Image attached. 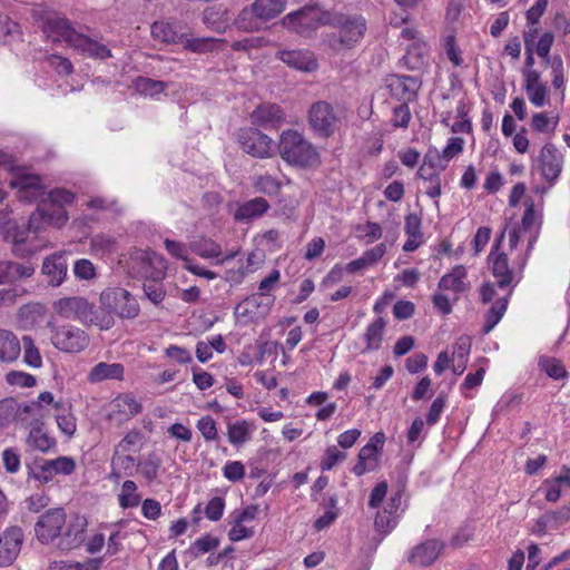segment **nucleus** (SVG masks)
I'll return each instance as SVG.
<instances>
[{"instance_id":"nucleus-3","label":"nucleus","mask_w":570,"mask_h":570,"mask_svg":"<svg viewBox=\"0 0 570 570\" xmlns=\"http://www.w3.org/2000/svg\"><path fill=\"white\" fill-rule=\"evenodd\" d=\"M277 150L285 163L301 169L314 168L321 164L316 146L295 129H286L281 134Z\"/></svg>"},{"instance_id":"nucleus-45","label":"nucleus","mask_w":570,"mask_h":570,"mask_svg":"<svg viewBox=\"0 0 570 570\" xmlns=\"http://www.w3.org/2000/svg\"><path fill=\"white\" fill-rule=\"evenodd\" d=\"M141 497L137 493V484L127 480L122 483L121 492L118 494V502L122 509L135 508L140 503Z\"/></svg>"},{"instance_id":"nucleus-9","label":"nucleus","mask_w":570,"mask_h":570,"mask_svg":"<svg viewBox=\"0 0 570 570\" xmlns=\"http://www.w3.org/2000/svg\"><path fill=\"white\" fill-rule=\"evenodd\" d=\"M51 342L53 346L66 353H79L89 345L88 334L72 325L53 327Z\"/></svg>"},{"instance_id":"nucleus-28","label":"nucleus","mask_w":570,"mask_h":570,"mask_svg":"<svg viewBox=\"0 0 570 570\" xmlns=\"http://www.w3.org/2000/svg\"><path fill=\"white\" fill-rule=\"evenodd\" d=\"M512 295V288L508 291V294L503 297L498 298L492 306L484 314V323L482 326V333L489 334L497 324L502 320L507 312L510 297Z\"/></svg>"},{"instance_id":"nucleus-35","label":"nucleus","mask_w":570,"mask_h":570,"mask_svg":"<svg viewBox=\"0 0 570 570\" xmlns=\"http://www.w3.org/2000/svg\"><path fill=\"white\" fill-rule=\"evenodd\" d=\"M145 262L150 271L146 272L145 281L161 282L166 277L167 263L163 255L156 252L146 253Z\"/></svg>"},{"instance_id":"nucleus-56","label":"nucleus","mask_w":570,"mask_h":570,"mask_svg":"<svg viewBox=\"0 0 570 570\" xmlns=\"http://www.w3.org/2000/svg\"><path fill=\"white\" fill-rule=\"evenodd\" d=\"M142 289L146 297L155 305H159L166 296V291L161 282L145 281Z\"/></svg>"},{"instance_id":"nucleus-41","label":"nucleus","mask_w":570,"mask_h":570,"mask_svg":"<svg viewBox=\"0 0 570 570\" xmlns=\"http://www.w3.org/2000/svg\"><path fill=\"white\" fill-rule=\"evenodd\" d=\"M22 31L20 24L11 20L8 16L0 13V42L9 45L14 41H20Z\"/></svg>"},{"instance_id":"nucleus-49","label":"nucleus","mask_w":570,"mask_h":570,"mask_svg":"<svg viewBox=\"0 0 570 570\" xmlns=\"http://www.w3.org/2000/svg\"><path fill=\"white\" fill-rule=\"evenodd\" d=\"M22 343L24 348L23 361L31 367H40L42 365V358L33 340L30 336L24 335L22 337Z\"/></svg>"},{"instance_id":"nucleus-22","label":"nucleus","mask_w":570,"mask_h":570,"mask_svg":"<svg viewBox=\"0 0 570 570\" xmlns=\"http://www.w3.org/2000/svg\"><path fill=\"white\" fill-rule=\"evenodd\" d=\"M71 47L89 58L106 60L111 57V50L107 46L82 33L76 36Z\"/></svg>"},{"instance_id":"nucleus-29","label":"nucleus","mask_w":570,"mask_h":570,"mask_svg":"<svg viewBox=\"0 0 570 570\" xmlns=\"http://www.w3.org/2000/svg\"><path fill=\"white\" fill-rule=\"evenodd\" d=\"M124 365L120 363H105L96 364L88 374V380L91 383H98L105 380H122Z\"/></svg>"},{"instance_id":"nucleus-13","label":"nucleus","mask_w":570,"mask_h":570,"mask_svg":"<svg viewBox=\"0 0 570 570\" xmlns=\"http://www.w3.org/2000/svg\"><path fill=\"white\" fill-rule=\"evenodd\" d=\"M421 85L417 77L409 75H390L386 78V87L392 98L401 102L410 104L416 100Z\"/></svg>"},{"instance_id":"nucleus-47","label":"nucleus","mask_w":570,"mask_h":570,"mask_svg":"<svg viewBox=\"0 0 570 570\" xmlns=\"http://www.w3.org/2000/svg\"><path fill=\"white\" fill-rule=\"evenodd\" d=\"M524 89L528 94L529 100L535 107H543L547 104L548 87L546 83L540 82V79H535L529 86V82L524 80Z\"/></svg>"},{"instance_id":"nucleus-37","label":"nucleus","mask_w":570,"mask_h":570,"mask_svg":"<svg viewBox=\"0 0 570 570\" xmlns=\"http://www.w3.org/2000/svg\"><path fill=\"white\" fill-rule=\"evenodd\" d=\"M190 252L202 258H217L222 255V247L212 238L200 237L189 243Z\"/></svg>"},{"instance_id":"nucleus-39","label":"nucleus","mask_w":570,"mask_h":570,"mask_svg":"<svg viewBox=\"0 0 570 570\" xmlns=\"http://www.w3.org/2000/svg\"><path fill=\"white\" fill-rule=\"evenodd\" d=\"M252 426L246 420H238L227 425V439L234 446H242L250 439Z\"/></svg>"},{"instance_id":"nucleus-7","label":"nucleus","mask_w":570,"mask_h":570,"mask_svg":"<svg viewBox=\"0 0 570 570\" xmlns=\"http://www.w3.org/2000/svg\"><path fill=\"white\" fill-rule=\"evenodd\" d=\"M235 136L240 149L252 157L264 159L274 154L273 139L255 126L239 128Z\"/></svg>"},{"instance_id":"nucleus-4","label":"nucleus","mask_w":570,"mask_h":570,"mask_svg":"<svg viewBox=\"0 0 570 570\" xmlns=\"http://www.w3.org/2000/svg\"><path fill=\"white\" fill-rule=\"evenodd\" d=\"M330 13L331 11L323 9L318 3H307L285 14L282 18V24L291 33L312 39L320 27L327 26Z\"/></svg>"},{"instance_id":"nucleus-12","label":"nucleus","mask_w":570,"mask_h":570,"mask_svg":"<svg viewBox=\"0 0 570 570\" xmlns=\"http://www.w3.org/2000/svg\"><path fill=\"white\" fill-rule=\"evenodd\" d=\"M141 411L142 404L137 401L132 393H121L110 402L107 419L119 426L141 413Z\"/></svg>"},{"instance_id":"nucleus-51","label":"nucleus","mask_w":570,"mask_h":570,"mask_svg":"<svg viewBox=\"0 0 570 570\" xmlns=\"http://www.w3.org/2000/svg\"><path fill=\"white\" fill-rule=\"evenodd\" d=\"M116 239L106 234H97L90 238V248L95 253L110 254L115 250Z\"/></svg>"},{"instance_id":"nucleus-2","label":"nucleus","mask_w":570,"mask_h":570,"mask_svg":"<svg viewBox=\"0 0 570 570\" xmlns=\"http://www.w3.org/2000/svg\"><path fill=\"white\" fill-rule=\"evenodd\" d=\"M100 312L96 325L100 330H109L115 325V316L121 320H134L140 313L136 297L125 288L108 287L99 296Z\"/></svg>"},{"instance_id":"nucleus-43","label":"nucleus","mask_w":570,"mask_h":570,"mask_svg":"<svg viewBox=\"0 0 570 570\" xmlns=\"http://www.w3.org/2000/svg\"><path fill=\"white\" fill-rule=\"evenodd\" d=\"M7 271L8 283H14L31 277L36 272V267L30 261L23 263L7 261Z\"/></svg>"},{"instance_id":"nucleus-46","label":"nucleus","mask_w":570,"mask_h":570,"mask_svg":"<svg viewBox=\"0 0 570 570\" xmlns=\"http://www.w3.org/2000/svg\"><path fill=\"white\" fill-rule=\"evenodd\" d=\"M220 543L219 538L213 537L210 534H204L203 537L196 539L189 547L188 553L193 558H198L202 554H205L214 549H216Z\"/></svg>"},{"instance_id":"nucleus-17","label":"nucleus","mask_w":570,"mask_h":570,"mask_svg":"<svg viewBox=\"0 0 570 570\" xmlns=\"http://www.w3.org/2000/svg\"><path fill=\"white\" fill-rule=\"evenodd\" d=\"M275 57L299 72L312 73L320 68L316 55L309 49L278 50Z\"/></svg>"},{"instance_id":"nucleus-38","label":"nucleus","mask_w":570,"mask_h":570,"mask_svg":"<svg viewBox=\"0 0 570 570\" xmlns=\"http://www.w3.org/2000/svg\"><path fill=\"white\" fill-rule=\"evenodd\" d=\"M57 217L53 215L52 210L45 207H37V209L29 216L27 222V232H31L38 234L42 230L46 225H56Z\"/></svg>"},{"instance_id":"nucleus-6","label":"nucleus","mask_w":570,"mask_h":570,"mask_svg":"<svg viewBox=\"0 0 570 570\" xmlns=\"http://www.w3.org/2000/svg\"><path fill=\"white\" fill-rule=\"evenodd\" d=\"M307 121L317 137L327 139L335 134L340 118L332 104L317 100L308 109Z\"/></svg>"},{"instance_id":"nucleus-63","label":"nucleus","mask_w":570,"mask_h":570,"mask_svg":"<svg viewBox=\"0 0 570 570\" xmlns=\"http://www.w3.org/2000/svg\"><path fill=\"white\" fill-rule=\"evenodd\" d=\"M6 381L9 385H16L21 387H32L36 385V377L29 373L10 371L6 375Z\"/></svg>"},{"instance_id":"nucleus-57","label":"nucleus","mask_w":570,"mask_h":570,"mask_svg":"<svg viewBox=\"0 0 570 570\" xmlns=\"http://www.w3.org/2000/svg\"><path fill=\"white\" fill-rule=\"evenodd\" d=\"M346 459V453L340 451L335 445H331L325 450L324 456L321 460L320 468L322 471H330L335 464Z\"/></svg>"},{"instance_id":"nucleus-48","label":"nucleus","mask_w":570,"mask_h":570,"mask_svg":"<svg viewBox=\"0 0 570 570\" xmlns=\"http://www.w3.org/2000/svg\"><path fill=\"white\" fill-rule=\"evenodd\" d=\"M397 524V515L389 513L386 510L379 511L374 519V528L382 535H387Z\"/></svg>"},{"instance_id":"nucleus-24","label":"nucleus","mask_w":570,"mask_h":570,"mask_svg":"<svg viewBox=\"0 0 570 570\" xmlns=\"http://www.w3.org/2000/svg\"><path fill=\"white\" fill-rule=\"evenodd\" d=\"M466 276V268L463 265H455L451 272L440 278L438 287L442 291H453L455 294H462L469 288V285L464 282Z\"/></svg>"},{"instance_id":"nucleus-61","label":"nucleus","mask_w":570,"mask_h":570,"mask_svg":"<svg viewBox=\"0 0 570 570\" xmlns=\"http://www.w3.org/2000/svg\"><path fill=\"white\" fill-rule=\"evenodd\" d=\"M111 464L114 466H117L118 469L122 470L125 475H127V476L134 475V468H135V465H137L136 460L132 455H130V454L120 455L118 448L115 449V452H114V455L111 459Z\"/></svg>"},{"instance_id":"nucleus-60","label":"nucleus","mask_w":570,"mask_h":570,"mask_svg":"<svg viewBox=\"0 0 570 570\" xmlns=\"http://www.w3.org/2000/svg\"><path fill=\"white\" fill-rule=\"evenodd\" d=\"M196 428L202 433L205 441L212 442L218 439L216 422L210 415L202 416L197 421Z\"/></svg>"},{"instance_id":"nucleus-23","label":"nucleus","mask_w":570,"mask_h":570,"mask_svg":"<svg viewBox=\"0 0 570 570\" xmlns=\"http://www.w3.org/2000/svg\"><path fill=\"white\" fill-rule=\"evenodd\" d=\"M49 199L51 202L49 209L57 217L56 226L61 227L68 220V214L63 206L73 203L75 194L63 188H56L49 193Z\"/></svg>"},{"instance_id":"nucleus-18","label":"nucleus","mask_w":570,"mask_h":570,"mask_svg":"<svg viewBox=\"0 0 570 570\" xmlns=\"http://www.w3.org/2000/svg\"><path fill=\"white\" fill-rule=\"evenodd\" d=\"M249 118L257 128L278 129L285 122L286 114L277 104L263 102L250 112Z\"/></svg>"},{"instance_id":"nucleus-59","label":"nucleus","mask_w":570,"mask_h":570,"mask_svg":"<svg viewBox=\"0 0 570 570\" xmlns=\"http://www.w3.org/2000/svg\"><path fill=\"white\" fill-rule=\"evenodd\" d=\"M73 274L80 281H91L97 276L95 265L87 258H80L75 262Z\"/></svg>"},{"instance_id":"nucleus-14","label":"nucleus","mask_w":570,"mask_h":570,"mask_svg":"<svg viewBox=\"0 0 570 570\" xmlns=\"http://www.w3.org/2000/svg\"><path fill=\"white\" fill-rule=\"evenodd\" d=\"M541 175L549 186L556 184L563 168V155L552 142H547L538 157Z\"/></svg>"},{"instance_id":"nucleus-33","label":"nucleus","mask_w":570,"mask_h":570,"mask_svg":"<svg viewBox=\"0 0 570 570\" xmlns=\"http://www.w3.org/2000/svg\"><path fill=\"white\" fill-rule=\"evenodd\" d=\"M385 326L386 322L381 316L367 325L364 333L365 348L363 352L377 351L381 347Z\"/></svg>"},{"instance_id":"nucleus-40","label":"nucleus","mask_w":570,"mask_h":570,"mask_svg":"<svg viewBox=\"0 0 570 570\" xmlns=\"http://www.w3.org/2000/svg\"><path fill=\"white\" fill-rule=\"evenodd\" d=\"M28 479H35L40 483H48L53 479L48 459L36 458L31 462L26 463Z\"/></svg>"},{"instance_id":"nucleus-58","label":"nucleus","mask_w":570,"mask_h":570,"mask_svg":"<svg viewBox=\"0 0 570 570\" xmlns=\"http://www.w3.org/2000/svg\"><path fill=\"white\" fill-rule=\"evenodd\" d=\"M445 405H446V394L442 392L433 400V402L426 413V424L429 426H433L439 422L441 414L444 411Z\"/></svg>"},{"instance_id":"nucleus-27","label":"nucleus","mask_w":570,"mask_h":570,"mask_svg":"<svg viewBox=\"0 0 570 570\" xmlns=\"http://www.w3.org/2000/svg\"><path fill=\"white\" fill-rule=\"evenodd\" d=\"M42 425V422L36 421V424L29 431L27 443L42 453H49L56 450L57 441L43 431Z\"/></svg>"},{"instance_id":"nucleus-36","label":"nucleus","mask_w":570,"mask_h":570,"mask_svg":"<svg viewBox=\"0 0 570 570\" xmlns=\"http://www.w3.org/2000/svg\"><path fill=\"white\" fill-rule=\"evenodd\" d=\"M161 464L163 460L160 455L157 452L151 451L148 454H146L144 460H140L137 463V468L139 473L144 476V479L148 483H151L158 478V471Z\"/></svg>"},{"instance_id":"nucleus-44","label":"nucleus","mask_w":570,"mask_h":570,"mask_svg":"<svg viewBox=\"0 0 570 570\" xmlns=\"http://www.w3.org/2000/svg\"><path fill=\"white\" fill-rule=\"evenodd\" d=\"M134 83L136 90L140 95L149 97H156L167 88V83L165 81L155 80L148 77H138Z\"/></svg>"},{"instance_id":"nucleus-53","label":"nucleus","mask_w":570,"mask_h":570,"mask_svg":"<svg viewBox=\"0 0 570 570\" xmlns=\"http://www.w3.org/2000/svg\"><path fill=\"white\" fill-rule=\"evenodd\" d=\"M544 514L550 523V529L557 530L570 521V505L564 504L557 510L547 511Z\"/></svg>"},{"instance_id":"nucleus-5","label":"nucleus","mask_w":570,"mask_h":570,"mask_svg":"<svg viewBox=\"0 0 570 570\" xmlns=\"http://www.w3.org/2000/svg\"><path fill=\"white\" fill-rule=\"evenodd\" d=\"M35 18L41 23L40 28L46 37L53 42H66L71 47L79 33L68 18L55 11H36Z\"/></svg>"},{"instance_id":"nucleus-1","label":"nucleus","mask_w":570,"mask_h":570,"mask_svg":"<svg viewBox=\"0 0 570 570\" xmlns=\"http://www.w3.org/2000/svg\"><path fill=\"white\" fill-rule=\"evenodd\" d=\"M327 26L337 31L326 33L323 45L335 53L354 49L364 39L367 31L366 19L357 13L331 12Z\"/></svg>"},{"instance_id":"nucleus-19","label":"nucleus","mask_w":570,"mask_h":570,"mask_svg":"<svg viewBox=\"0 0 570 570\" xmlns=\"http://www.w3.org/2000/svg\"><path fill=\"white\" fill-rule=\"evenodd\" d=\"M23 541V530L18 525L9 527L2 532L0 535V567H9L16 561Z\"/></svg>"},{"instance_id":"nucleus-10","label":"nucleus","mask_w":570,"mask_h":570,"mask_svg":"<svg viewBox=\"0 0 570 570\" xmlns=\"http://www.w3.org/2000/svg\"><path fill=\"white\" fill-rule=\"evenodd\" d=\"M55 311L62 317H75L83 323L96 325L98 311L83 297H63L55 302Z\"/></svg>"},{"instance_id":"nucleus-20","label":"nucleus","mask_w":570,"mask_h":570,"mask_svg":"<svg viewBox=\"0 0 570 570\" xmlns=\"http://www.w3.org/2000/svg\"><path fill=\"white\" fill-rule=\"evenodd\" d=\"M445 543L438 539H429L414 546L407 553L409 563L420 567L432 566L441 552L444 550Z\"/></svg>"},{"instance_id":"nucleus-34","label":"nucleus","mask_w":570,"mask_h":570,"mask_svg":"<svg viewBox=\"0 0 570 570\" xmlns=\"http://www.w3.org/2000/svg\"><path fill=\"white\" fill-rule=\"evenodd\" d=\"M252 6L254 7V11L266 23L284 11L286 0H255Z\"/></svg>"},{"instance_id":"nucleus-55","label":"nucleus","mask_w":570,"mask_h":570,"mask_svg":"<svg viewBox=\"0 0 570 570\" xmlns=\"http://www.w3.org/2000/svg\"><path fill=\"white\" fill-rule=\"evenodd\" d=\"M52 475L63 474L70 475L76 470V462L70 456H58L53 460H48Z\"/></svg>"},{"instance_id":"nucleus-15","label":"nucleus","mask_w":570,"mask_h":570,"mask_svg":"<svg viewBox=\"0 0 570 570\" xmlns=\"http://www.w3.org/2000/svg\"><path fill=\"white\" fill-rule=\"evenodd\" d=\"M11 188L17 189V197L24 203H35L42 199L46 195V188L42 179L36 174H21L9 183Z\"/></svg>"},{"instance_id":"nucleus-32","label":"nucleus","mask_w":570,"mask_h":570,"mask_svg":"<svg viewBox=\"0 0 570 570\" xmlns=\"http://www.w3.org/2000/svg\"><path fill=\"white\" fill-rule=\"evenodd\" d=\"M21 346L18 337L7 330H0V361L13 362L20 355Z\"/></svg>"},{"instance_id":"nucleus-52","label":"nucleus","mask_w":570,"mask_h":570,"mask_svg":"<svg viewBox=\"0 0 570 570\" xmlns=\"http://www.w3.org/2000/svg\"><path fill=\"white\" fill-rule=\"evenodd\" d=\"M164 246H165V249L167 250V253L173 257V258H176V259H179V261H183L185 264H187V262L190 259L188 254H189V244H185V243H181V242H177V240H174V239H169V238H166L164 240Z\"/></svg>"},{"instance_id":"nucleus-26","label":"nucleus","mask_w":570,"mask_h":570,"mask_svg":"<svg viewBox=\"0 0 570 570\" xmlns=\"http://www.w3.org/2000/svg\"><path fill=\"white\" fill-rule=\"evenodd\" d=\"M179 29L176 23L156 21L151 24V35L163 42L180 45L185 42V33Z\"/></svg>"},{"instance_id":"nucleus-54","label":"nucleus","mask_w":570,"mask_h":570,"mask_svg":"<svg viewBox=\"0 0 570 570\" xmlns=\"http://www.w3.org/2000/svg\"><path fill=\"white\" fill-rule=\"evenodd\" d=\"M18 417V402L13 397L0 400V426Z\"/></svg>"},{"instance_id":"nucleus-31","label":"nucleus","mask_w":570,"mask_h":570,"mask_svg":"<svg viewBox=\"0 0 570 570\" xmlns=\"http://www.w3.org/2000/svg\"><path fill=\"white\" fill-rule=\"evenodd\" d=\"M265 21L254 11V7H245L234 20L236 29L244 32H257L263 29Z\"/></svg>"},{"instance_id":"nucleus-42","label":"nucleus","mask_w":570,"mask_h":570,"mask_svg":"<svg viewBox=\"0 0 570 570\" xmlns=\"http://www.w3.org/2000/svg\"><path fill=\"white\" fill-rule=\"evenodd\" d=\"M538 365L550 379L563 380L569 377V373L561 361L556 357L540 356Z\"/></svg>"},{"instance_id":"nucleus-11","label":"nucleus","mask_w":570,"mask_h":570,"mask_svg":"<svg viewBox=\"0 0 570 570\" xmlns=\"http://www.w3.org/2000/svg\"><path fill=\"white\" fill-rule=\"evenodd\" d=\"M66 523V512L62 508H55L41 514L35 525L37 539L42 544L52 542L61 534Z\"/></svg>"},{"instance_id":"nucleus-25","label":"nucleus","mask_w":570,"mask_h":570,"mask_svg":"<svg viewBox=\"0 0 570 570\" xmlns=\"http://www.w3.org/2000/svg\"><path fill=\"white\" fill-rule=\"evenodd\" d=\"M268 209L269 204L265 198L255 197L239 205L234 213V218L237 222H248L263 216Z\"/></svg>"},{"instance_id":"nucleus-16","label":"nucleus","mask_w":570,"mask_h":570,"mask_svg":"<svg viewBox=\"0 0 570 570\" xmlns=\"http://www.w3.org/2000/svg\"><path fill=\"white\" fill-rule=\"evenodd\" d=\"M66 250L55 252L43 258L41 265V275L49 286H60L68 274V257Z\"/></svg>"},{"instance_id":"nucleus-21","label":"nucleus","mask_w":570,"mask_h":570,"mask_svg":"<svg viewBox=\"0 0 570 570\" xmlns=\"http://www.w3.org/2000/svg\"><path fill=\"white\" fill-rule=\"evenodd\" d=\"M88 521L85 517L76 514L68 523L59 546L66 550H72L85 541V533Z\"/></svg>"},{"instance_id":"nucleus-30","label":"nucleus","mask_w":570,"mask_h":570,"mask_svg":"<svg viewBox=\"0 0 570 570\" xmlns=\"http://www.w3.org/2000/svg\"><path fill=\"white\" fill-rule=\"evenodd\" d=\"M381 454L376 453V450L372 445H364L361 448L357 454V462L352 468V472L356 476H362L366 472L374 471L377 466V462Z\"/></svg>"},{"instance_id":"nucleus-8","label":"nucleus","mask_w":570,"mask_h":570,"mask_svg":"<svg viewBox=\"0 0 570 570\" xmlns=\"http://www.w3.org/2000/svg\"><path fill=\"white\" fill-rule=\"evenodd\" d=\"M504 232L502 230L493 243L488 262L491 265L492 275L497 278V286L501 289L508 287L513 289L517 286L514 285L517 275L509 266L508 255L499 252L501 242L504 238Z\"/></svg>"},{"instance_id":"nucleus-62","label":"nucleus","mask_w":570,"mask_h":570,"mask_svg":"<svg viewBox=\"0 0 570 570\" xmlns=\"http://www.w3.org/2000/svg\"><path fill=\"white\" fill-rule=\"evenodd\" d=\"M411 120L409 102H401L393 108L392 125L397 128H407Z\"/></svg>"},{"instance_id":"nucleus-64","label":"nucleus","mask_w":570,"mask_h":570,"mask_svg":"<svg viewBox=\"0 0 570 570\" xmlns=\"http://www.w3.org/2000/svg\"><path fill=\"white\" fill-rule=\"evenodd\" d=\"M225 510V499L223 497L212 498L205 507V515L210 521L222 519Z\"/></svg>"},{"instance_id":"nucleus-50","label":"nucleus","mask_w":570,"mask_h":570,"mask_svg":"<svg viewBox=\"0 0 570 570\" xmlns=\"http://www.w3.org/2000/svg\"><path fill=\"white\" fill-rule=\"evenodd\" d=\"M254 187L256 191L267 195L275 196L281 191L282 185L279 180L271 175L259 176L255 181Z\"/></svg>"}]
</instances>
